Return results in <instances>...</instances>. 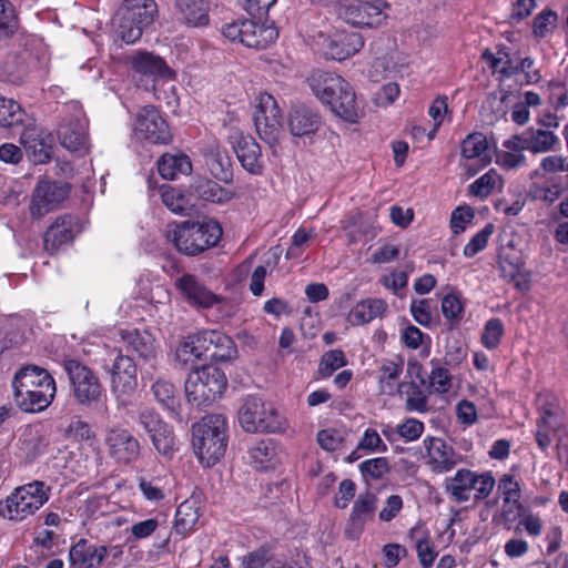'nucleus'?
I'll return each mask as SVG.
<instances>
[{"label": "nucleus", "instance_id": "obj_1", "mask_svg": "<svg viewBox=\"0 0 568 568\" xmlns=\"http://www.w3.org/2000/svg\"><path fill=\"white\" fill-rule=\"evenodd\" d=\"M14 402L27 413L44 410L55 396V382L45 371L36 365L22 367L12 382Z\"/></svg>", "mask_w": 568, "mask_h": 568}, {"label": "nucleus", "instance_id": "obj_2", "mask_svg": "<svg viewBox=\"0 0 568 568\" xmlns=\"http://www.w3.org/2000/svg\"><path fill=\"white\" fill-rule=\"evenodd\" d=\"M307 81L313 93L332 112L348 122H356L358 105L355 92L346 80L336 73L316 70Z\"/></svg>", "mask_w": 568, "mask_h": 568}, {"label": "nucleus", "instance_id": "obj_3", "mask_svg": "<svg viewBox=\"0 0 568 568\" xmlns=\"http://www.w3.org/2000/svg\"><path fill=\"white\" fill-rule=\"evenodd\" d=\"M192 445L200 463L206 467L215 465L227 447V419L222 414H210L193 425Z\"/></svg>", "mask_w": 568, "mask_h": 568}, {"label": "nucleus", "instance_id": "obj_4", "mask_svg": "<svg viewBox=\"0 0 568 568\" xmlns=\"http://www.w3.org/2000/svg\"><path fill=\"white\" fill-rule=\"evenodd\" d=\"M168 239L179 252L194 256L215 246L222 236V229L216 221L206 219L197 222L185 221L170 225Z\"/></svg>", "mask_w": 568, "mask_h": 568}, {"label": "nucleus", "instance_id": "obj_5", "mask_svg": "<svg viewBox=\"0 0 568 568\" xmlns=\"http://www.w3.org/2000/svg\"><path fill=\"white\" fill-rule=\"evenodd\" d=\"M158 16L154 0H123L113 18L115 33L125 43H135Z\"/></svg>", "mask_w": 568, "mask_h": 568}, {"label": "nucleus", "instance_id": "obj_6", "mask_svg": "<svg viewBox=\"0 0 568 568\" xmlns=\"http://www.w3.org/2000/svg\"><path fill=\"white\" fill-rule=\"evenodd\" d=\"M51 488L43 481L33 480L17 487L0 501V516L22 521L36 514L50 498Z\"/></svg>", "mask_w": 568, "mask_h": 568}, {"label": "nucleus", "instance_id": "obj_7", "mask_svg": "<svg viewBox=\"0 0 568 568\" xmlns=\"http://www.w3.org/2000/svg\"><path fill=\"white\" fill-rule=\"evenodd\" d=\"M239 423L246 433H281L287 428L286 418L254 395L243 399L239 408Z\"/></svg>", "mask_w": 568, "mask_h": 568}, {"label": "nucleus", "instance_id": "obj_8", "mask_svg": "<svg viewBox=\"0 0 568 568\" xmlns=\"http://www.w3.org/2000/svg\"><path fill=\"white\" fill-rule=\"evenodd\" d=\"M495 478L488 471L476 473L467 468L458 469L444 481L445 491L456 503L486 499L495 487Z\"/></svg>", "mask_w": 568, "mask_h": 568}, {"label": "nucleus", "instance_id": "obj_9", "mask_svg": "<svg viewBox=\"0 0 568 568\" xmlns=\"http://www.w3.org/2000/svg\"><path fill=\"white\" fill-rule=\"evenodd\" d=\"M227 386L224 372L206 365L190 372L185 381V396L196 406L209 404L219 398Z\"/></svg>", "mask_w": 568, "mask_h": 568}, {"label": "nucleus", "instance_id": "obj_10", "mask_svg": "<svg viewBox=\"0 0 568 568\" xmlns=\"http://www.w3.org/2000/svg\"><path fill=\"white\" fill-rule=\"evenodd\" d=\"M72 395L75 402L85 408L97 407L105 398V390L98 374L75 359L64 362Z\"/></svg>", "mask_w": 568, "mask_h": 568}, {"label": "nucleus", "instance_id": "obj_11", "mask_svg": "<svg viewBox=\"0 0 568 568\" xmlns=\"http://www.w3.org/2000/svg\"><path fill=\"white\" fill-rule=\"evenodd\" d=\"M390 4L385 0H349L338 7V17L355 28H378L386 23Z\"/></svg>", "mask_w": 568, "mask_h": 568}, {"label": "nucleus", "instance_id": "obj_12", "mask_svg": "<svg viewBox=\"0 0 568 568\" xmlns=\"http://www.w3.org/2000/svg\"><path fill=\"white\" fill-rule=\"evenodd\" d=\"M222 33L232 42H240L251 49H265L278 37L275 27L257 23L250 19H236L222 28Z\"/></svg>", "mask_w": 568, "mask_h": 568}, {"label": "nucleus", "instance_id": "obj_13", "mask_svg": "<svg viewBox=\"0 0 568 568\" xmlns=\"http://www.w3.org/2000/svg\"><path fill=\"white\" fill-rule=\"evenodd\" d=\"M104 444L109 457L121 466H131L138 463L143 453V446L134 434L121 426L115 425L105 430Z\"/></svg>", "mask_w": 568, "mask_h": 568}, {"label": "nucleus", "instance_id": "obj_14", "mask_svg": "<svg viewBox=\"0 0 568 568\" xmlns=\"http://www.w3.org/2000/svg\"><path fill=\"white\" fill-rule=\"evenodd\" d=\"M254 124L261 140L270 146L277 144L282 133V112L275 98L266 92L256 98Z\"/></svg>", "mask_w": 568, "mask_h": 568}, {"label": "nucleus", "instance_id": "obj_15", "mask_svg": "<svg viewBox=\"0 0 568 568\" xmlns=\"http://www.w3.org/2000/svg\"><path fill=\"white\" fill-rule=\"evenodd\" d=\"M138 423L149 436L154 449L165 458H172L176 452V440L173 427L150 408L138 414Z\"/></svg>", "mask_w": 568, "mask_h": 568}, {"label": "nucleus", "instance_id": "obj_16", "mask_svg": "<svg viewBox=\"0 0 568 568\" xmlns=\"http://www.w3.org/2000/svg\"><path fill=\"white\" fill-rule=\"evenodd\" d=\"M422 459L432 473L445 474L453 470L463 457L444 438L426 436L423 439Z\"/></svg>", "mask_w": 568, "mask_h": 568}, {"label": "nucleus", "instance_id": "obj_17", "mask_svg": "<svg viewBox=\"0 0 568 568\" xmlns=\"http://www.w3.org/2000/svg\"><path fill=\"white\" fill-rule=\"evenodd\" d=\"M175 287L182 298L196 308H211L219 305L220 310L227 307L226 300L213 293L193 274H183L175 281Z\"/></svg>", "mask_w": 568, "mask_h": 568}, {"label": "nucleus", "instance_id": "obj_18", "mask_svg": "<svg viewBox=\"0 0 568 568\" xmlns=\"http://www.w3.org/2000/svg\"><path fill=\"white\" fill-rule=\"evenodd\" d=\"M134 132L152 144H168L172 141L168 122L153 105H146L138 112Z\"/></svg>", "mask_w": 568, "mask_h": 568}, {"label": "nucleus", "instance_id": "obj_19", "mask_svg": "<svg viewBox=\"0 0 568 568\" xmlns=\"http://www.w3.org/2000/svg\"><path fill=\"white\" fill-rule=\"evenodd\" d=\"M68 183L43 180L38 182L31 199L30 213L33 217H42L57 209L69 195Z\"/></svg>", "mask_w": 568, "mask_h": 568}, {"label": "nucleus", "instance_id": "obj_20", "mask_svg": "<svg viewBox=\"0 0 568 568\" xmlns=\"http://www.w3.org/2000/svg\"><path fill=\"white\" fill-rule=\"evenodd\" d=\"M19 142L33 164H44L52 154V135L37 125L36 120L20 131Z\"/></svg>", "mask_w": 568, "mask_h": 568}, {"label": "nucleus", "instance_id": "obj_21", "mask_svg": "<svg viewBox=\"0 0 568 568\" xmlns=\"http://www.w3.org/2000/svg\"><path fill=\"white\" fill-rule=\"evenodd\" d=\"M138 386L136 366L130 356L119 354L111 368V389L116 399L125 403Z\"/></svg>", "mask_w": 568, "mask_h": 568}, {"label": "nucleus", "instance_id": "obj_22", "mask_svg": "<svg viewBox=\"0 0 568 568\" xmlns=\"http://www.w3.org/2000/svg\"><path fill=\"white\" fill-rule=\"evenodd\" d=\"M323 38L322 51L327 59L342 61L356 54L364 45L363 37L357 32L336 30Z\"/></svg>", "mask_w": 568, "mask_h": 568}, {"label": "nucleus", "instance_id": "obj_23", "mask_svg": "<svg viewBox=\"0 0 568 568\" xmlns=\"http://www.w3.org/2000/svg\"><path fill=\"white\" fill-rule=\"evenodd\" d=\"M80 232L78 219L64 214L55 219L44 233V250L50 254H55L64 245L70 244Z\"/></svg>", "mask_w": 568, "mask_h": 568}, {"label": "nucleus", "instance_id": "obj_24", "mask_svg": "<svg viewBox=\"0 0 568 568\" xmlns=\"http://www.w3.org/2000/svg\"><path fill=\"white\" fill-rule=\"evenodd\" d=\"M377 508V497L365 491L357 496L345 528V535L348 539H358L365 525L374 518Z\"/></svg>", "mask_w": 568, "mask_h": 568}, {"label": "nucleus", "instance_id": "obj_25", "mask_svg": "<svg viewBox=\"0 0 568 568\" xmlns=\"http://www.w3.org/2000/svg\"><path fill=\"white\" fill-rule=\"evenodd\" d=\"M108 554V546L81 538L69 549V568H99Z\"/></svg>", "mask_w": 568, "mask_h": 568}, {"label": "nucleus", "instance_id": "obj_26", "mask_svg": "<svg viewBox=\"0 0 568 568\" xmlns=\"http://www.w3.org/2000/svg\"><path fill=\"white\" fill-rule=\"evenodd\" d=\"M460 154L465 161L475 160L478 163L475 169L469 168L467 163L463 164L468 169L469 176L475 175L491 162V150L487 138L480 132L470 133L462 141Z\"/></svg>", "mask_w": 568, "mask_h": 568}, {"label": "nucleus", "instance_id": "obj_27", "mask_svg": "<svg viewBox=\"0 0 568 568\" xmlns=\"http://www.w3.org/2000/svg\"><path fill=\"white\" fill-rule=\"evenodd\" d=\"M234 152L248 173L261 175L264 169L261 148L250 135L236 134L233 138Z\"/></svg>", "mask_w": 568, "mask_h": 568}, {"label": "nucleus", "instance_id": "obj_28", "mask_svg": "<svg viewBox=\"0 0 568 568\" xmlns=\"http://www.w3.org/2000/svg\"><path fill=\"white\" fill-rule=\"evenodd\" d=\"M61 145L70 151H80L88 143V121L82 112L64 121L58 130Z\"/></svg>", "mask_w": 568, "mask_h": 568}, {"label": "nucleus", "instance_id": "obj_29", "mask_svg": "<svg viewBox=\"0 0 568 568\" xmlns=\"http://www.w3.org/2000/svg\"><path fill=\"white\" fill-rule=\"evenodd\" d=\"M202 342L205 357L214 362H226L235 357L236 348L230 336L215 329H203Z\"/></svg>", "mask_w": 568, "mask_h": 568}, {"label": "nucleus", "instance_id": "obj_30", "mask_svg": "<svg viewBox=\"0 0 568 568\" xmlns=\"http://www.w3.org/2000/svg\"><path fill=\"white\" fill-rule=\"evenodd\" d=\"M33 120L17 101L0 97V128L20 132Z\"/></svg>", "mask_w": 568, "mask_h": 568}, {"label": "nucleus", "instance_id": "obj_31", "mask_svg": "<svg viewBox=\"0 0 568 568\" xmlns=\"http://www.w3.org/2000/svg\"><path fill=\"white\" fill-rule=\"evenodd\" d=\"M320 125V115L304 105L294 108L290 114L288 126L294 136H310Z\"/></svg>", "mask_w": 568, "mask_h": 568}, {"label": "nucleus", "instance_id": "obj_32", "mask_svg": "<svg viewBox=\"0 0 568 568\" xmlns=\"http://www.w3.org/2000/svg\"><path fill=\"white\" fill-rule=\"evenodd\" d=\"M132 68L134 71L158 77L162 79H173L174 73L168 67L166 62L159 55L149 52H139L132 58Z\"/></svg>", "mask_w": 568, "mask_h": 568}, {"label": "nucleus", "instance_id": "obj_33", "mask_svg": "<svg viewBox=\"0 0 568 568\" xmlns=\"http://www.w3.org/2000/svg\"><path fill=\"white\" fill-rule=\"evenodd\" d=\"M121 338L140 357L150 359L155 356V339L148 331H140L138 328L124 329L121 332Z\"/></svg>", "mask_w": 568, "mask_h": 568}, {"label": "nucleus", "instance_id": "obj_34", "mask_svg": "<svg viewBox=\"0 0 568 568\" xmlns=\"http://www.w3.org/2000/svg\"><path fill=\"white\" fill-rule=\"evenodd\" d=\"M205 357V347L202 342V331L185 336L176 346L175 361L182 365H193L197 359Z\"/></svg>", "mask_w": 568, "mask_h": 568}, {"label": "nucleus", "instance_id": "obj_35", "mask_svg": "<svg viewBox=\"0 0 568 568\" xmlns=\"http://www.w3.org/2000/svg\"><path fill=\"white\" fill-rule=\"evenodd\" d=\"M158 170L163 179L175 180L179 175H189L192 163L184 153H165L158 161Z\"/></svg>", "mask_w": 568, "mask_h": 568}, {"label": "nucleus", "instance_id": "obj_36", "mask_svg": "<svg viewBox=\"0 0 568 568\" xmlns=\"http://www.w3.org/2000/svg\"><path fill=\"white\" fill-rule=\"evenodd\" d=\"M387 303L382 298L362 300L351 310L348 321L353 325H363L382 316L387 310Z\"/></svg>", "mask_w": 568, "mask_h": 568}, {"label": "nucleus", "instance_id": "obj_37", "mask_svg": "<svg viewBox=\"0 0 568 568\" xmlns=\"http://www.w3.org/2000/svg\"><path fill=\"white\" fill-rule=\"evenodd\" d=\"M205 163L211 174L220 181L227 182L232 179V165L226 151L219 144H212L205 153Z\"/></svg>", "mask_w": 568, "mask_h": 568}, {"label": "nucleus", "instance_id": "obj_38", "mask_svg": "<svg viewBox=\"0 0 568 568\" xmlns=\"http://www.w3.org/2000/svg\"><path fill=\"white\" fill-rule=\"evenodd\" d=\"M183 20L193 27L209 23V4L205 0H174Z\"/></svg>", "mask_w": 568, "mask_h": 568}, {"label": "nucleus", "instance_id": "obj_39", "mask_svg": "<svg viewBox=\"0 0 568 568\" xmlns=\"http://www.w3.org/2000/svg\"><path fill=\"white\" fill-rule=\"evenodd\" d=\"M251 462L258 469L272 468L277 463V449L272 439H261L248 448Z\"/></svg>", "mask_w": 568, "mask_h": 568}, {"label": "nucleus", "instance_id": "obj_40", "mask_svg": "<svg viewBox=\"0 0 568 568\" xmlns=\"http://www.w3.org/2000/svg\"><path fill=\"white\" fill-rule=\"evenodd\" d=\"M199 508L192 501L182 503L175 511L174 530L182 537L187 536L195 529L199 521Z\"/></svg>", "mask_w": 568, "mask_h": 568}, {"label": "nucleus", "instance_id": "obj_41", "mask_svg": "<svg viewBox=\"0 0 568 568\" xmlns=\"http://www.w3.org/2000/svg\"><path fill=\"white\" fill-rule=\"evenodd\" d=\"M408 536L412 539H416V552L420 565L424 568L432 567L437 557V551L435 550V546L429 536L422 532L420 528L417 526L409 530Z\"/></svg>", "mask_w": 568, "mask_h": 568}, {"label": "nucleus", "instance_id": "obj_42", "mask_svg": "<svg viewBox=\"0 0 568 568\" xmlns=\"http://www.w3.org/2000/svg\"><path fill=\"white\" fill-rule=\"evenodd\" d=\"M440 310L449 326L456 327L463 320L465 304L462 295L456 292L446 294L442 298Z\"/></svg>", "mask_w": 568, "mask_h": 568}, {"label": "nucleus", "instance_id": "obj_43", "mask_svg": "<svg viewBox=\"0 0 568 568\" xmlns=\"http://www.w3.org/2000/svg\"><path fill=\"white\" fill-rule=\"evenodd\" d=\"M151 389L159 404L171 412L176 410L179 399L176 397V388L171 382L159 378L152 384Z\"/></svg>", "mask_w": 568, "mask_h": 568}, {"label": "nucleus", "instance_id": "obj_44", "mask_svg": "<svg viewBox=\"0 0 568 568\" xmlns=\"http://www.w3.org/2000/svg\"><path fill=\"white\" fill-rule=\"evenodd\" d=\"M161 197L163 204L176 214H186L192 206L189 196L170 185L161 187Z\"/></svg>", "mask_w": 568, "mask_h": 568}, {"label": "nucleus", "instance_id": "obj_45", "mask_svg": "<svg viewBox=\"0 0 568 568\" xmlns=\"http://www.w3.org/2000/svg\"><path fill=\"white\" fill-rule=\"evenodd\" d=\"M498 491L505 506L514 505L517 508H523L520 504L521 490L519 483L513 475L505 474L498 481Z\"/></svg>", "mask_w": 568, "mask_h": 568}, {"label": "nucleus", "instance_id": "obj_46", "mask_svg": "<svg viewBox=\"0 0 568 568\" xmlns=\"http://www.w3.org/2000/svg\"><path fill=\"white\" fill-rule=\"evenodd\" d=\"M403 373V362L386 361L381 366L379 387L383 393L392 394Z\"/></svg>", "mask_w": 568, "mask_h": 568}, {"label": "nucleus", "instance_id": "obj_47", "mask_svg": "<svg viewBox=\"0 0 568 568\" xmlns=\"http://www.w3.org/2000/svg\"><path fill=\"white\" fill-rule=\"evenodd\" d=\"M559 144L558 136L549 130L530 129V152L531 153H546L555 150Z\"/></svg>", "mask_w": 568, "mask_h": 568}, {"label": "nucleus", "instance_id": "obj_48", "mask_svg": "<svg viewBox=\"0 0 568 568\" xmlns=\"http://www.w3.org/2000/svg\"><path fill=\"white\" fill-rule=\"evenodd\" d=\"M429 364L432 371L428 375L429 386L436 394H446L452 388V375L449 371L439 365L438 361L433 358Z\"/></svg>", "mask_w": 568, "mask_h": 568}, {"label": "nucleus", "instance_id": "obj_49", "mask_svg": "<svg viewBox=\"0 0 568 568\" xmlns=\"http://www.w3.org/2000/svg\"><path fill=\"white\" fill-rule=\"evenodd\" d=\"M505 333V326L500 318H489L485 325L480 336L483 346L487 349H495L500 344Z\"/></svg>", "mask_w": 568, "mask_h": 568}, {"label": "nucleus", "instance_id": "obj_50", "mask_svg": "<svg viewBox=\"0 0 568 568\" xmlns=\"http://www.w3.org/2000/svg\"><path fill=\"white\" fill-rule=\"evenodd\" d=\"M347 364L345 354L342 349H331L323 354L318 365V374L323 378H327L333 373Z\"/></svg>", "mask_w": 568, "mask_h": 568}, {"label": "nucleus", "instance_id": "obj_51", "mask_svg": "<svg viewBox=\"0 0 568 568\" xmlns=\"http://www.w3.org/2000/svg\"><path fill=\"white\" fill-rule=\"evenodd\" d=\"M18 28V16L8 0H0V39L11 37Z\"/></svg>", "mask_w": 568, "mask_h": 568}, {"label": "nucleus", "instance_id": "obj_52", "mask_svg": "<svg viewBox=\"0 0 568 568\" xmlns=\"http://www.w3.org/2000/svg\"><path fill=\"white\" fill-rule=\"evenodd\" d=\"M358 469L366 481L378 480L389 471V464L385 457H375L362 462Z\"/></svg>", "mask_w": 568, "mask_h": 568}, {"label": "nucleus", "instance_id": "obj_53", "mask_svg": "<svg viewBox=\"0 0 568 568\" xmlns=\"http://www.w3.org/2000/svg\"><path fill=\"white\" fill-rule=\"evenodd\" d=\"M558 16L550 9L539 12L532 21V34L535 38L544 39L551 34L556 28Z\"/></svg>", "mask_w": 568, "mask_h": 568}, {"label": "nucleus", "instance_id": "obj_54", "mask_svg": "<svg viewBox=\"0 0 568 568\" xmlns=\"http://www.w3.org/2000/svg\"><path fill=\"white\" fill-rule=\"evenodd\" d=\"M500 180L498 172L491 169L469 185V192L478 197H487L500 183Z\"/></svg>", "mask_w": 568, "mask_h": 568}, {"label": "nucleus", "instance_id": "obj_55", "mask_svg": "<svg viewBox=\"0 0 568 568\" xmlns=\"http://www.w3.org/2000/svg\"><path fill=\"white\" fill-rule=\"evenodd\" d=\"M494 233V225L486 224L479 232H477L470 241L464 246V256L470 258L481 252L488 244L490 235Z\"/></svg>", "mask_w": 568, "mask_h": 568}, {"label": "nucleus", "instance_id": "obj_56", "mask_svg": "<svg viewBox=\"0 0 568 568\" xmlns=\"http://www.w3.org/2000/svg\"><path fill=\"white\" fill-rule=\"evenodd\" d=\"M424 430L425 425L423 422L409 417L397 425L396 432L399 433L400 439H403L405 443H412L419 439Z\"/></svg>", "mask_w": 568, "mask_h": 568}, {"label": "nucleus", "instance_id": "obj_57", "mask_svg": "<svg viewBox=\"0 0 568 568\" xmlns=\"http://www.w3.org/2000/svg\"><path fill=\"white\" fill-rule=\"evenodd\" d=\"M64 436L68 439L83 442L95 437L94 432L89 423L82 419H73L64 429Z\"/></svg>", "mask_w": 568, "mask_h": 568}, {"label": "nucleus", "instance_id": "obj_58", "mask_svg": "<svg viewBox=\"0 0 568 568\" xmlns=\"http://www.w3.org/2000/svg\"><path fill=\"white\" fill-rule=\"evenodd\" d=\"M160 483L161 479L159 478L146 479L142 477L139 479L138 486L144 499L151 503H159L165 498V491Z\"/></svg>", "mask_w": 568, "mask_h": 568}, {"label": "nucleus", "instance_id": "obj_59", "mask_svg": "<svg viewBox=\"0 0 568 568\" xmlns=\"http://www.w3.org/2000/svg\"><path fill=\"white\" fill-rule=\"evenodd\" d=\"M357 449L369 453H386L388 447L375 429L367 428L357 444Z\"/></svg>", "mask_w": 568, "mask_h": 568}, {"label": "nucleus", "instance_id": "obj_60", "mask_svg": "<svg viewBox=\"0 0 568 568\" xmlns=\"http://www.w3.org/2000/svg\"><path fill=\"white\" fill-rule=\"evenodd\" d=\"M315 235L314 230L298 227L292 235V244L287 248L285 257L287 260L298 258L303 254V246Z\"/></svg>", "mask_w": 568, "mask_h": 568}, {"label": "nucleus", "instance_id": "obj_61", "mask_svg": "<svg viewBox=\"0 0 568 568\" xmlns=\"http://www.w3.org/2000/svg\"><path fill=\"white\" fill-rule=\"evenodd\" d=\"M467 357V347L460 341L447 343L445 347L444 363L452 367H458Z\"/></svg>", "mask_w": 568, "mask_h": 568}, {"label": "nucleus", "instance_id": "obj_62", "mask_svg": "<svg viewBox=\"0 0 568 568\" xmlns=\"http://www.w3.org/2000/svg\"><path fill=\"white\" fill-rule=\"evenodd\" d=\"M272 554L268 547L261 546L260 548L247 552L241 557L242 568H264L271 560Z\"/></svg>", "mask_w": 568, "mask_h": 568}, {"label": "nucleus", "instance_id": "obj_63", "mask_svg": "<svg viewBox=\"0 0 568 568\" xmlns=\"http://www.w3.org/2000/svg\"><path fill=\"white\" fill-rule=\"evenodd\" d=\"M410 314L419 325L429 327L433 322L430 301L426 298L414 300L410 304Z\"/></svg>", "mask_w": 568, "mask_h": 568}, {"label": "nucleus", "instance_id": "obj_64", "mask_svg": "<svg viewBox=\"0 0 568 568\" xmlns=\"http://www.w3.org/2000/svg\"><path fill=\"white\" fill-rule=\"evenodd\" d=\"M447 98L438 97L436 98L429 106L428 113L434 121V128L427 133L428 140H433L436 135L438 128L442 125L444 121V116L447 113Z\"/></svg>", "mask_w": 568, "mask_h": 568}]
</instances>
